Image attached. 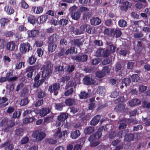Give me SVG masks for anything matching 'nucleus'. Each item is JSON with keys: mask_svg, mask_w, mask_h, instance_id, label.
I'll use <instances>...</instances> for the list:
<instances>
[{"mask_svg": "<svg viewBox=\"0 0 150 150\" xmlns=\"http://www.w3.org/2000/svg\"><path fill=\"white\" fill-rule=\"evenodd\" d=\"M140 100L137 98L134 99L132 100L129 102V104L131 106H134L138 105L141 103Z\"/></svg>", "mask_w": 150, "mask_h": 150, "instance_id": "obj_23", "label": "nucleus"}, {"mask_svg": "<svg viewBox=\"0 0 150 150\" xmlns=\"http://www.w3.org/2000/svg\"><path fill=\"white\" fill-rule=\"evenodd\" d=\"M4 10L7 14L8 15L13 14L14 12L13 8L11 6H8L4 7Z\"/></svg>", "mask_w": 150, "mask_h": 150, "instance_id": "obj_22", "label": "nucleus"}, {"mask_svg": "<svg viewBox=\"0 0 150 150\" xmlns=\"http://www.w3.org/2000/svg\"><path fill=\"white\" fill-rule=\"evenodd\" d=\"M27 32L28 37L30 38H36L40 33V31L39 30L34 29L29 30Z\"/></svg>", "mask_w": 150, "mask_h": 150, "instance_id": "obj_6", "label": "nucleus"}, {"mask_svg": "<svg viewBox=\"0 0 150 150\" xmlns=\"http://www.w3.org/2000/svg\"><path fill=\"white\" fill-rule=\"evenodd\" d=\"M19 31L21 32H25L27 30V29L24 25H21L19 26L18 28Z\"/></svg>", "mask_w": 150, "mask_h": 150, "instance_id": "obj_58", "label": "nucleus"}, {"mask_svg": "<svg viewBox=\"0 0 150 150\" xmlns=\"http://www.w3.org/2000/svg\"><path fill=\"white\" fill-rule=\"evenodd\" d=\"M28 22L34 25L35 24L36 19L34 16L30 15L28 17Z\"/></svg>", "mask_w": 150, "mask_h": 150, "instance_id": "obj_39", "label": "nucleus"}, {"mask_svg": "<svg viewBox=\"0 0 150 150\" xmlns=\"http://www.w3.org/2000/svg\"><path fill=\"white\" fill-rule=\"evenodd\" d=\"M46 96V93L42 90H40L37 93V97L38 98H42Z\"/></svg>", "mask_w": 150, "mask_h": 150, "instance_id": "obj_38", "label": "nucleus"}, {"mask_svg": "<svg viewBox=\"0 0 150 150\" xmlns=\"http://www.w3.org/2000/svg\"><path fill=\"white\" fill-rule=\"evenodd\" d=\"M125 108L124 105L123 104L119 105L115 108V110L116 112L122 111Z\"/></svg>", "mask_w": 150, "mask_h": 150, "instance_id": "obj_37", "label": "nucleus"}, {"mask_svg": "<svg viewBox=\"0 0 150 150\" xmlns=\"http://www.w3.org/2000/svg\"><path fill=\"white\" fill-rule=\"evenodd\" d=\"M80 94V97L81 99H85L88 97V94L85 91L81 92Z\"/></svg>", "mask_w": 150, "mask_h": 150, "instance_id": "obj_53", "label": "nucleus"}, {"mask_svg": "<svg viewBox=\"0 0 150 150\" xmlns=\"http://www.w3.org/2000/svg\"><path fill=\"white\" fill-rule=\"evenodd\" d=\"M132 4L127 1L125 2L124 4L122 6H120V9L121 11H124L126 12L127 11L128 8L131 7Z\"/></svg>", "mask_w": 150, "mask_h": 150, "instance_id": "obj_7", "label": "nucleus"}, {"mask_svg": "<svg viewBox=\"0 0 150 150\" xmlns=\"http://www.w3.org/2000/svg\"><path fill=\"white\" fill-rule=\"evenodd\" d=\"M46 142L50 144H54L56 143L57 141L54 139L50 138H47L45 140Z\"/></svg>", "mask_w": 150, "mask_h": 150, "instance_id": "obj_54", "label": "nucleus"}, {"mask_svg": "<svg viewBox=\"0 0 150 150\" xmlns=\"http://www.w3.org/2000/svg\"><path fill=\"white\" fill-rule=\"evenodd\" d=\"M48 50L50 52H52L54 51L57 47V45L54 43H48Z\"/></svg>", "mask_w": 150, "mask_h": 150, "instance_id": "obj_27", "label": "nucleus"}, {"mask_svg": "<svg viewBox=\"0 0 150 150\" xmlns=\"http://www.w3.org/2000/svg\"><path fill=\"white\" fill-rule=\"evenodd\" d=\"M8 120L7 118H5L0 122V125L2 127L6 125L8 123Z\"/></svg>", "mask_w": 150, "mask_h": 150, "instance_id": "obj_60", "label": "nucleus"}, {"mask_svg": "<svg viewBox=\"0 0 150 150\" xmlns=\"http://www.w3.org/2000/svg\"><path fill=\"white\" fill-rule=\"evenodd\" d=\"M142 120L146 125H150V118L148 119L147 117L144 118L142 117Z\"/></svg>", "mask_w": 150, "mask_h": 150, "instance_id": "obj_52", "label": "nucleus"}, {"mask_svg": "<svg viewBox=\"0 0 150 150\" xmlns=\"http://www.w3.org/2000/svg\"><path fill=\"white\" fill-rule=\"evenodd\" d=\"M71 42L74 45L78 47H80L81 45H82L81 40L79 39L73 40L71 41Z\"/></svg>", "mask_w": 150, "mask_h": 150, "instance_id": "obj_34", "label": "nucleus"}, {"mask_svg": "<svg viewBox=\"0 0 150 150\" xmlns=\"http://www.w3.org/2000/svg\"><path fill=\"white\" fill-rule=\"evenodd\" d=\"M110 32L113 35H115L116 38L120 37L122 34L120 30L118 28L111 29Z\"/></svg>", "mask_w": 150, "mask_h": 150, "instance_id": "obj_14", "label": "nucleus"}, {"mask_svg": "<svg viewBox=\"0 0 150 150\" xmlns=\"http://www.w3.org/2000/svg\"><path fill=\"white\" fill-rule=\"evenodd\" d=\"M42 70V76L43 78H45L51 75L52 70L50 69H47Z\"/></svg>", "mask_w": 150, "mask_h": 150, "instance_id": "obj_21", "label": "nucleus"}, {"mask_svg": "<svg viewBox=\"0 0 150 150\" xmlns=\"http://www.w3.org/2000/svg\"><path fill=\"white\" fill-rule=\"evenodd\" d=\"M84 83L86 85L94 84L95 83L93 79L89 76H86L83 79Z\"/></svg>", "mask_w": 150, "mask_h": 150, "instance_id": "obj_8", "label": "nucleus"}, {"mask_svg": "<svg viewBox=\"0 0 150 150\" xmlns=\"http://www.w3.org/2000/svg\"><path fill=\"white\" fill-rule=\"evenodd\" d=\"M74 91V89L73 88H71L70 89L66 91L64 95L66 96H69L72 94Z\"/></svg>", "mask_w": 150, "mask_h": 150, "instance_id": "obj_57", "label": "nucleus"}, {"mask_svg": "<svg viewBox=\"0 0 150 150\" xmlns=\"http://www.w3.org/2000/svg\"><path fill=\"white\" fill-rule=\"evenodd\" d=\"M8 22V20L7 18H2L0 19V24L1 27H4Z\"/></svg>", "mask_w": 150, "mask_h": 150, "instance_id": "obj_30", "label": "nucleus"}, {"mask_svg": "<svg viewBox=\"0 0 150 150\" xmlns=\"http://www.w3.org/2000/svg\"><path fill=\"white\" fill-rule=\"evenodd\" d=\"M65 103L66 105L71 106L75 104L76 101L74 99L70 98L66 99Z\"/></svg>", "mask_w": 150, "mask_h": 150, "instance_id": "obj_16", "label": "nucleus"}, {"mask_svg": "<svg viewBox=\"0 0 150 150\" xmlns=\"http://www.w3.org/2000/svg\"><path fill=\"white\" fill-rule=\"evenodd\" d=\"M105 89L104 87L99 86L97 90V93L99 94H104Z\"/></svg>", "mask_w": 150, "mask_h": 150, "instance_id": "obj_41", "label": "nucleus"}, {"mask_svg": "<svg viewBox=\"0 0 150 150\" xmlns=\"http://www.w3.org/2000/svg\"><path fill=\"white\" fill-rule=\"evenodd\" d=\"M75 48L74 47H71L70 48H69L65 52V54L66 55H68L69 54H72L75 52Z\"/></svg>", "mask_w": 150, "mask_h": 150, "instance_id": "obj_44", "label": "nucleus"}, {"mask_svg": "<svg viewBox=\"0 0 150 150\" xmlns=\"http://www.w3.org/2000/svg\"><path fill=\"white\" fill-rule=\"evenodd\" d=\"M29 102L28 98V97L25 98L21 100L20 103V105L22 106L25 105H26Z\"/></svg>", "mask_w": 150, "mask_h": 150, "instance_id": "obj_45", "label": "nucleus"}, {"mask_svg": "<svg viewBox=\"0 0 150 150\" xmlns=\"http://www.w3.org/2000/svg\"><path fill=\"white\" fill-rule=\"evenodd\" d=\"M80 131L78 130H76L72 132L71 133L70 137L73 139H77L80 135Z\"/></svg>", "mask_w": 150, "mask_h": 150, "instance_id": "obj_18", "label": "nucleus"}, {"mask_svg": "<svg viewBox=\"0 0 150 150\" xmlns=\"http://www.w3.org/2000/svg\"><path fill=\"white\" fill-rule=\"evenodd\" d=\"M68 117V114L65 113L63 112L61 113L57 117L58 120L60 122L63 123Z\"/></svg>", "mask_w": 150, "mask_h": 150, "instance_id": "obj_17", "label": "nucleus"}, {"mask_svg": "<svg viewBox=\"0 0 150 150\" xmlns=\"http://www.w3.org/2000/svg\"><path fill=\"white\" fill-rule=\"evenodd\" d=\"M94 44L95 46H102L103 45V43L101 40H95L93 41Z\"/></svg>", "mask_w": 150, "mask_h": 150, "instance_id": "obj_51", "label": "nucleus"}, {"mask_svg": "<svg viewBox=\"0 0 150 150\" xmlns=\"http://www.w3.org/2000/svg\"><path fill=\"white\" fill-rule=\"evenodd\" d=\"M122 68L121 64L119 62H117L115 65V70L116 72L120 70Z\"/></svg>", "mask_w": 150, "mask_h": 150, "instance_id": "obj_59", "label": "nucleus"}, {"mask_svg": "<svg viewBox=\"0 0 150 150\" xmlns=\"http://www.w3.org/2000/svg\"><path fill=\"white\" fill-rule=\"evenodd\" d=\"M134 135L133 134H129L127 135L126 134L125 136V141L129 142L134 139Z\"/></svg>", "mask_w": 150, "mask_h": 150, "instance_id": "obj_29", "label": "nucleus"}, {"mask_svg": "<svg viewBox=\"0 0 150 150\" xmlns=\"http://www.w3.org/2000/svg\"><path fill=\"white\" fill-rule=\"evenodd\" d=\"M29 140V138L28 137H23L20 141V143L22 144H25L28 142Z\"/></svg>", "mask_w": 150, "mask_h": 150, "instance_id": "obj_55", "label": "nucleus"}, {"mask_svg": "<svg viewBox=\"0 0 150 150\" xmlns=\"http://www.w3.org/2000/svg\"><path fill=\"white\" fill-rule=\"evenodd\" d=\"M43 100L42 99L38 100L36 101L35 104V106L36 107H39L43 105Z\"/></svg>", "mask_w": 150, "mask_h": 150, "instance_id": "obj_64", "label": "nucleus"}, {"mask_svg": "<svg viewBox=\"0 0 150 150\" xmlns=\"http://www.w3.org/2000/svg\"><path fill=\"white\" fill-rule=\"evenodd\" d=\"M50 111L49 108H43L40 110V115L43 117L46 116L47 114L50 112Z\"/></svg>", "mask_w": 150, "mask_h": 150, "instance_id": "obj_20", "label": "nucleus"}, {"mask_svg": "<svg viewBox=\"0 0 150 150\" xmlns=\"http://www.w3.org/2000/svg\"><path fill=\"white\" fill-rule=\"evenodd\" d=\"M73 32L76 35H79L83 34V33L82 29L81 28V26L77 28L76 29L74 30Z\"/></svg>", "mask_w": 150, "mask_h": 150, "instance_id": "obj_48", "label": "nucleus"}, {"mask_svg": "<svg viewBox=\"0 0 150 150\" xmlns=\"http://www.w3.org/2000/svg\"><path fill=\"white\" fill-rule=\"evenodd\" d=\"M64 105L63 103H55L54 107L56 109L58 110L61 111L62 110L63 107Z\"/></svg>", "mask_w": 150, "mask_h": 150, "instance_id": "obj_28", "label": "nucleus"}, {"mask_svg": "<svg viewBox=\"0 0 150 150\" xmlns=\"http://www.w3.org/2000/svg\"><path fill=\"white\" fill-rule=\"evenodd\" d=\"M21 7L24 9H27L29 5L28 4L25 2L24 0H22L21 1Z\"/></svg>", "mask_w": 150, "mask_h": 150, "instance_id": "obj_63", "label": "nucleus"}, {"mask_svg": "<svg viewBox=\"0 0 150 150\" xmlns=\"http://www.w3.org/2000/svg\"><path fill=\"white\" fill-rule=\"evenodd\" d=\"M94 131V128L92 127H90L86 128L84 130V133L86 134H90L93 132Z\"/></svg>", "mask_w": 150, "mask_h": 150, "instance_id": "obj_25", "label": "nucleus"}, {"mask_svg": "<svg viewBox=\"0 0 150 150\" xmlns=\"http://www.w3.org/2000/svg\"><path fill=\"white\" fill-rule=\"evenodd\" d=\"M72 59L78 62H83L87 61L88 56L87 55L85 54H80L72 57Z\"/></svg>", "mask_w": 150, "mask_h": 150, "instance_id": "obj_5", "label": "nucleus"}, {"mask_svg": "<svg viewBox=\"0 0 150 150\" xmlns=\"http://www.w3.org/2000/svg\"><path fill=\"white\" fill-rule=\"evenodd\" d=\"M15 135L17 136H22L23 134V130L22 129L19 128L15 131Z\"/></svg>", "mask_w": 150, "mask_h": 150, "instance_id": "obj_43", "label": "nucleus"}, {"mask_svg": "<svg viewBox=\"0 0 150 150\" xmlns=\"http://www.w3.org/2000/svg\"><path fill=\"white\" fill-rule=\"evenodd\" d=\"M131 82V80L129 78H125L122 79V84H125L126 86H129Z\"/></svg>", "mask_w": 150, "mask_h": 150, "instance_id": "obj_36", "label": "nucleus"}, {"mask_svg": "<svg viewBox=\"0 0 150 150\" xmlns=\"http://www.w3.org/2000/svg\"><path fill=\"white\" fill-rule=\"evenodd\" d=\"M118 25L121 28H124L127 26V23L125 20L120 19L118 21Z\"/></svg>", "mask_w": 150, "mask_h": 150, "instance_id": "obj_32", "label": "nucleus"}, {"mask_svg": "<svg viewBox=\"0 0 150 150\" xmlns=\"http://www.w3.org/2000/svg\"><path fill=\"white\" fill-rule=\"evenodd\" d=\"M81 28L82 29L83 33L84 31H86L88 33H91V30L92 28L89 25L85 24L81 25Z\"/></svg>", "mask_w": 150, "mask_h": 150, "instance_id": "obj_9", "label": "nucleus"}, {"mask_svg": "<svg viewBox=\"0 0 150 150\" xmlns=\"http://www.w3.org/2000/svg\"><path fill=\"white\" fill-rule=\"evenodd\" d=\"M91 15V12L87 11L84 12L83 15L81 20L86 21L90 17Z\"/></svg>", "mask_w": 150, "mask_h": 150, "instance_id": "obj_24", "label": "nucleus"}, {"mask_svg": "<svg viewBox=\"0 0 150 150\" xmlns=\"http://www.w3.org/2000/svg\"><path fill=\"white\" fill-rule=\"evenodd\" d=\"M133 82H137L140 79V77L136 74H133L130 76Z\"/></svg>", "mask_w": 150, "mask_h": 150, "instance_id": "obj_40", "label": "nucleus"}, {"mask_svg": "<svg viewBox=\"0 0 150 150\" xmlns=\"http://www.w3.org/2000/svg\"><path fill=\"white\" fill-rule=\"evenodd\" d=\"M81 16V13L78 11L76 12L72 13L71 14V16L72 18L75 20H77L79 19L80 16Z\"/></svg>", "mask_w": 150, "mask_h": 150, "instance_id": "obj_26", "label": "nucleus"}, {"mask_svg": "<svg viewBox=\"0 0 150 150\" xmlns=\"http://www.w3.org/2000/svg\"><path fill=\"white\" fill-rule=\"evenodd\" d=\"M35 120V118L34 117L26 118L24 119L23 122L24 124H26L34 121Z\"/></svg>", "mask_w": 150, "mask_h": 150, "instance_id": "obj_33", "label": "nucleus"}, {"mask_svg": "<svg viewBox=\"0 0 150 150\" xmlns=\"http://www.w3.org/2000/svg\"><path fill=\"white\" fill-rule=\"evenodd\" d=\"M104 53V49L100 48L97 50L96 52V55L97 57H103Z\"/></svg>", "mask_w": 150, "mask_h": 150, "instance_id": "obj_42", "label": "nucleus"}, {"mask_svg": "<svg viewBox=\"0 0 150 150\" xmlns=\"http://www.w3.org/2000/svg\"><path fill=\"white\" fill-rule=\"evenodd\" d=\"M96 75L97 77L100 78H102L105 76V74L103 73L102 70L96 71Z\"/></svg>", "mask_w": 150, "mask_h": 150, "instance_id": "obj_49", "label": "nucleus"}, {"mask_svg": "<svg viewBox=\"0 0 150 150\" xmlns=\"http://www.w3.org/2000/svg\"><path fill=\"white\" fill-rule=\"evenodd\" d=\"M48 18V16L46 14H45L40 16L38 18L40 21L38 22V24H41L45 22Z\"/></svg>", "mask_w": 150, "mask_h": 150, "instance_id": "obj_12", "label": "nucleus"}, {"mask_svg": "<svg viewBox=\"0 0 150 150\" xmlns=\"http://www.w3.org/2000/svg\"><path fill=\"white\" fill-rule=\"evenodd\" d=\"M142 105L143 108L148 109L150 108V102L144 101L142 103Z\"/></svg>", "mask_w": 150, "mask_h": 150, "instance_id": "obj_56", "label": "nucleus"}, {"mask_svg": "<svg viewBox=\"0 0 150 150\" xmlns=\"http://www.w3.org/2000/svg\"><path fill=\"white\" fill-rule=\"evenodd\" d=\"M59 39V36L56 34H54L50 36L48 38V42L54 43L56 42Z\"/></svg>", "mask_w": 150, "mask_h": 150, "instance_id": "obj_10", "label": "nucleus"}, {"mask_svg": "<svg viewBox=\"0 0 150 150\" xmlns=\"http://www.w3.org/2000/svg\"><path fill=\"white\" fill-rule=\"evenodd\" d=\"M16 45L15 42L11 41L8 42L6 45V48L7 50L9 51H13L15 48Z\"/></svg>", "mask_w": 150, "mask_h": 150, "instance_id": "obj_13", "label": "nucleus"}, {"mask_svg": "<svg viewBox=\"0 0 150 150\" xmlns=\"http://www.w3.org/2000/svg\"><path fill=\"white\" fill-rule=\"evenodd\" d=\"M60 88V84L55 83L49 86L48 90L51 93H53L55 96H57L58 93V91Z\"/></svg>", "mask_w": 150, "mask_h": 150, "instance_id": "obj_4", "label": "nucleus"}, {"mask_svg": "<svg viewBox=\"0 0 150 150\" xmlns=\"http://www.w3.org/2000/svg\"><path fill=\"white\" fill-rule=\"evenodd\" d=\"M90 23L91 25H97L100 24L101 22V20L98 17H93L90 20Z\"/></svg>", "mask_w": 150, "mask_h": 150, "instance_id": "obj_11", "label": "nucleus"}, {"mask_svg": "<svg viewBox=\"0 0 150 150\" xmlns=\"http://www.w3.org/2000/svg\"><path fill=\"white\" fill-rule=\"evenodd\" d=\"M33 137L36 138L38 141H40L45 138L46 134L43 132L36 130L33 132Z\"/></svg>", "mask_w": 150, "mask_h": 150, "instance_id": "obj_3", "label": "nucleus"}, {"mask_svg": "<svg viewBox=\"0 0 150 150\" xmlns=\"http://www.w3.org/2000/svg\"><path fill=\"white\" fill-rule=\"evenodd\" d=\"M105 127L102 126L100 127L95 133L91 135L88 138L89 141L91 142V146H96L99 144L100 142L98 141L96 142H93L99 139L102 135V132L103 130L105 131Z\"/></svg>", "mask_w": 150, "mask_h": 150, "instance_id": "obj_1", "label": "nucleus"}, {"mask_svg": "<svg viewBox=\"0 0 150 150\" xmlns=\"http://www.w3.org/2000/svg\"><path fill=\"white\" fill-rule=\"evenodd\" d=\"M36 60V58L35 57L34 55H32L31 57H29L28 62L30 64L32 65L35 62Z\"/></svg>", "mask_w": 150, "mask_h": 150, "instance_id": "obj_35", "label": "nucleus"}, {"mask_svg": "<svg viewBox=\"0 0 150 150\" xmlns=\"http://www.w3.org/2000/svg\"><path fill=\"white\" fill-rule=\"evenodd\" d=\"M100 119V115H96L95 116L90 122L91 125H96L98 123Z\"/></svg>", "mask_w": 150, "mask_h": 150, "instance_id": "obj_15", "label": "nucleus"}, {"mask_svg": "<svg viewBox=\"0 0 150 150\" xmlns=\"http://www.w3.org/2000/svg\"><path fill=\"white\" fill-rule=\"evenodd\" d=\"M15 31L14 30L10 31H7L4 33V35L6 37H11L14 35Z\"/></svg>", "mask_w": 150, "mask_h": 150, "instance_id": "obj_46", "label": "nucleus"}, {"mask_svg": "<svg viewBox=\"0 0 150 150\" xmlns=\"http://www.w3.org/2000/svg\"><path fill=\"white\" fill-rule=\"evenodd\" d=\"M78 11L81 14L82 13L89 11V9L86 7L81 6L79 7V9H78Z\"/></svg>", "mask_w": 150, "mask_h": 150, "instance_id": "obj_47", "label": "nucleus"}, {"mask_svg": "<svg viewBox=\"0 0 150 150\" xmlns=\"http://www.w3.org/2000/svg\"><path fill=\"white\" fill-rule=\"evenodd\" d=\"M45 65H44L41 68V69H50L53 67V65L50 61H47L45 62Z\"/></svg>", "mask_w": 150, "mask_h": 150, "instance_id": "obj_31", "label": "nucleus"}, {"mask_svg": "<svg viewBox=\"0 0 150 150\" xmlns=\"http://www.w3.org/2000/svg\"><path fill=\"white\" fill-rule=\"evenodd\" d=\"M68 22L69 21L67 20L64 18H62L58 22V23L59 24L62 25H66L68 23Z\"/></svg>", "mask_w": 150, "mask_h": 150, "instance_id": "obj_50", "label": "nucleus"}, {"mask_svg": "<svg viewBox=\"0 0 150 150\" xmlns=\"http://www.w3.org/2000/svg\"><path fill=\"white\" fill-rule=\"evenodd\" d=\"M21 112L20 111H16L13 113V118L18 117L21 115Z\"/></svg>", "mask_w": 150, "mask_h": 150, "instance_id": "obj_61", "label": "nucleus"}, {"mask_svg": "<svg viewBox=\"0 0 150 150\" xmlns=\"http://www.w3.org/2000/svg\"><path fill=\"white\" fill-rule=\"evenodd\" d=\"M43 41L41 40H37L35 42V45L37 47H41L43 45Z\"/></svg>", "mask_w": 150, "mask_h": 150, "instance_id": "obj_62", "label": "nucleus"}, {"mask_svg": "<svg viewBox=\"0 0 150 150\" xmlns=\"http://www.w3.org/2000/svg\"><path fill=\"white\" fill-rule=\"evenodd\" d=\"M33 11L35 14H38L41 13L43 11V9L42 6L36 7L33 6L32 7Z\"/></svg>", "mask_w": 150, "mask_h": 150, "instance_id": "obj_19", "label": "nucleus"}, {"mask_svg": "<svg viewBox=\"0 0 150 150\" xmlns=\"http://www.w3.org/2000/svg\"><path fill=\"white\" fill-rule=\"evenodd\" d=\"M19 50L21 53L25 54L26 52L32 50V47L28 42L21 43L20 46Z\"/></svg>", "mask_w": 150, "mask_h": 150, "instance_id": "obj_2", "label": "nucleus"}]
</instances>
